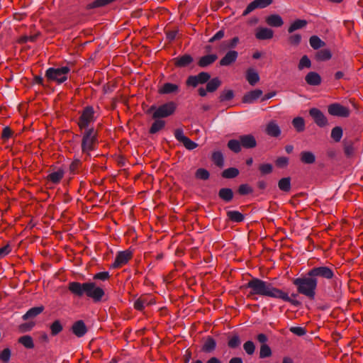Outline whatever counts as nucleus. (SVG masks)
Wrapping results in <instances>:
<instances>
[{"mask_svg": "<svg viewBox=\"0 0 363 363\" xmlns=\"http://www.w3.org/2000/svg\"><path fill=\"white\" fill-rule=\"evenodd\" d=\"M335 277L334 271L327 266L314 267L300 277L292 279V284L296 287L297 293L305 296L309 300H314L318 287V279H332Z\"/></svg>", "mask_w": 363, "mask_h": 363, "instance_id": "f257e3e1", "label": "nucleus"}, {"mask_svg": "<svg viewBox=\"0 0 363 363\" xmlns=\"http://www.w3.org/2000/svg\"><path fill=\"white\" fill-rule=\"evenodd\" d=\"M243 287L250 289L249 294L247 295V298H252L253 300H257V298L255 297V296L259 295L261 296L281 299L294 306H299L301 305L299 301L293 298L298 296V293H293L291 296H289L287 292L276 288L273 286V284L259 278H252Z\"/></svg>", "mask_w": 363, "mask_h": 363, "instance_id": "f03ea898", "label": "nucleus"}, {"mask_svg": "<svg viewBox=\"0 0 363 363\" xmlns=\"http://www.w3.org/2000/svg\"><path fill=\"white\" fill-rule=\"evenodd\" d=\"M68 290L75 296L82 297L85 295L96 303L100 302L105 295V291L102 288L97 286L94 282L91 281L84 283L69 282Z\"/></svg>", "mask_w": 363, "mask_h": 363, "instance_id": "7ed1b4c3", "label": "nucleus"}, {"mask_svg": "<svg viewBox=\"0 0 363 363\" xmlns=\"http://www.w3.org/2000/svg\"><path fill=\"white\" fill-rule=\"evenodd\" d=\"M99 132L93 127L84 130L81 143L82 152L90 156V152L97 148Z\"/></svg>", "mask_w": 363, "mask_h": 363, "instance_id": "20e7f679", "label": "nucleus"}, {"mask_svg": "<svg viewBox=\"0 0 363 363\" xmlns=\"http://www.w3.org/2000/svg\"><path fill=\"white\" fill-rule=\"evenodd\" d=\"M176 109V103L174 101H169L159 107H156L155 106H150L146 111V113H152V118L153 119H157L172 116L175 112Z\"/></svg>", "mask_w": 363, "mask_h": 363, "instance_id": "39448f33", "label": "nucleus"}, {"mask_svg": "<svg viewBox=\"0 0 363 363\" xmlns=\"http://www.w3.org/2000/svg\"><path fill=\"white\" fill-rule=\"evenodd\" d=\"M70 68L67 66L54 68L50 67L46 70L45 77L48 82H55L58 84L67 80Z\"/></svg>", "mask_w": 363, "mask_h": 363, "instance_id": "423d86ee", "label": "nucleus"}, {"mask_svg": "<svg viewBox=\"0 0 363 363\" xmlns=\"http://www.w3.org/2000/svg\"><path fill=\"white\" fill-rule=\"evenodd\" d=\"M95 111L91 106L84 107L80 112V116L77 120V125L80 131L89 129L91 123L95 121Z\"/></svg>", "mask_w": 363, "mask_h": 363, "instance_id": "0eeeda50", "label": "nucleus"}, {"mask_svg": "<svg viewBox=\"0 0 363 363\" xmlns=\"http://www.w3.org/2000/svg\"><path fill=\"white\" fill-rule=\"evenodd\" d=\"M133 258V252L130 250L118 252L111 268L119 269L125 265Z\"/></svg>", "mask_w": 363, "mask_h": 363, "instance_id": "6e6552de", "label": "nucleus"}, {"mask_svg": "<svg viewBox=\"0 0 363 363\" xmlns=\"http://www.w3.org/2000/svg\"><path fill=\"white\" fill-rule=\"evenodd\" d=\"M174 137L189 150H192L198 147L197 143L184 135V131L182 128H177L174 130Z\"/></svg>", "mask_w": 363, "mask_h": 363, "instance_id": "1a4fd4ad", "label": "nucleus"}, {"mask_svg": "<svg viewBox=\"0 0 363 363\" xmlns=\"http://www.w3.org/2000/svg\"><path fill=\"white\" fill-rule=\"evenodd\" d=\"M328 111L331 116L339 117H348L350 113L348 108L337 103L329 105Z\"/></svg>", "mask_w": 363, "mask_h": 363, "instance_id": "9d476101", "label": "nucleus"}, {"mask_svg": "<svg viewBox=\"0 0 363 363\" xmlns=\"http://www.w3.org/2000/svg\"><path fill=\"white\" fill-rule=\"evenodd\" d=\"M309 115L312 117L315 124L319 127H325L328 125V119L323 112L317 108L309 110Z\"/></svg>", "mask_w": 363, "mask_h": 363, "instance_id": "9b49d317", "label": "nucleus"}, {"mask_svg": "<svg viewBox=\"0 0 363 363\" xmlns=\"http://www.w3.org/2000/svg\"><path fill=\"white\" fill-rule=\"evenodd\" d=\"M273 0H254L250 3L243 11V16H247L256 9H264L272 4Z\"/></svg>", "mask_w": 363, "mask_h": 363, "instance_id": "f8f14e48", "label": "nucleus"}, {"mask_svg": "<svg viewBox=\"0 0 363 363\" xmlns=\"http://www.w3.org/2000/svg\"><path fill=\"white\" fill-rule=\"evenodd\" d=\"M194 61L193 57L189 54L179 56L172 60L174 65L177 68H183L189 66Z\"/></svg>", "mask_w": 363, "mask_h": 363, "instance_id": "ddd939ff", "label": "nucleus"}, {"mask_svg": "<svg viewBox=\"0 0 363 363\" xmlns=\"http://www.w3.org/2000/svg\"><path fill=\"white\" fill-rule=\"evenodd\" d=\"M263 94L261 89H257L248 91L244 94L242 98V102L244 104H252L260 98Z\"/></svg>", "mask_w": 363, "mask_h": 363, "instance_id": "4468645a", "label": "nucleus"}, {"mask_svg": "<svg viewBox=\"0 0 363 363\" xmlns=\"http://www.w3.org/2000/svg\"><path fill=\"white\" fill-rule=\"evenodd\" d=\"M241 147L245 149H252L257 146V140L252 134L242 135L239 137Z\"/></svg>", "mask_w": 363, "mask_h": 363, "instance_id": "2eb2a0df", "label": "nucleus"}, {"mask_svg": "<svg viewBox=\"0 0 363 363\" xmlns=\"http://www.w3.org/2000/svg\"><path fill=\"white\" fill-rule=\"evenodd\" d=\"M73 334L77 337H83L87 332V328L84 322L82 320H77L73 323L71 328Z\"/></svg>", "mask_w": 363, "mask_h": 363, "instance_id": "dca6fc26", "label": "nucleus"}, {"mask_svg": "<svg viewBox=\"0 0 363 363\" xmlns=\"http://www.w3.org/2000/svg\"><path fill=\"white\" fill-rule=\"evenodd\" d=\"M238 57V52L235 50H229L219 61L220 66H229L234 63Z\"/></svg>", "mask_w": 363, "mask_h": 363, "instance_id": "f3484780", "label": "nucleus"}, {"mask_svg": "<svg viewBox=\"0 0 363 363\" xmlns=\"http://www.w3.org/2000/svg\"><path fill=\"white\" fill-rule=\"evenodd\" d=\"M217 59L218 56L216 54L206 55L199 58V60L197 62V65L199 67L202 68L206 67L213 64Z\"/></svg>", "mask_w": 363, "mask_h": 363, "instance_id": "a211bd4d", "label": "nucleus"}, {"mask_svg": "<svg viewBox=\"0 0 363 363\" xmlns=\"http://www.w3.org/2000/svg\"><path fill=\"white\" fill-rule=\"evenodd\" d=\"M274 36V31L268 28H259L255 33V37L258 40H269Z\"/></svg>", "mask_w": 363, "mask_h": 363, "instance_id": "6ab92c4d", "label": "nucleus"}, {"mask_svg": "<svg viewBox=\"0 0 363 363\" xmlns=\"http://www.w3.org/2000/svg\"><path fill=\"white\" fill-rule=\"evenodd\" d=\"M266 23L272 27H281L284 25V21L279 14H271L265 18Z\"/></svg>", "mask_w": 363, "mask_h": 363, "instance_id": "aec40b11", "label": "nucleus"}, {"mask_svg": "<svg viewBox=\"0 0 363 363\" xmlns=\"http://www.w3.org/2000/svg\"><path fill=\"white\" fill-rule=\"evenodd\" d=\"M65 175V171L62 168H59L56 172H53L49 174L46 179L48 182H51L53 184H59Z\"/></svg>", "mask_w": 363, "mask_h": 363, "instance_id": "412c9836", "label": "nucleus"}, {"mask_svg": "<svg viewBox=\"0 0 363 363\" xmlns=\"http://www.w3.org/2000/svg\"><path fill=\"white\" fill-rule=\"evenodd\" d=\"M306 82L311 86H318L322 82L320 75L315 72H309L305 77Z\"/></svg>", "mask_w": 363, "mask_h": 363, "instance_id": "4be33fe9", "label": "nucleus"}, {"mask_svg": "<svg viewBox=\"0 0 363 363\" xmlns=\"http://www.w3.org/2000/svg\"><path fill=\"white\" fill-rule=\"evenodd\" d=\"M179 90V86L177 84L167 82L159 89L158 92L160 94H170L177 93Z\"/></svg>", "mask_w": 363, "mask_h": 363, "instance_id": "5701e85b", "label": "nucleus"}, {"mask_svg": "<svg viewBox=\"0 0 363 363\" xmlns=\"http://www.w3.org/2000/svg\"><path fill=\"white\" fill-rule=\"evenodd\" d=\"M218 197L225 203L230 202L234 197L233 191L230 188H221L218 191Z\"/></svg>", "mask_w": 363, "mask_h": 363, "instance_id": "b1692460", "label": "nucleus"}, {"mask_svg": "<svg viewBox=\"0 0 363 363\" xmlns=\"http://www.w3.org/2000/svg\"><path fill=\"white\" fill-rule=\"evenodd\" d=\"M265 132L268 135L274 138L279 137L281 134V130L279 125L274 121H270L267 125Z\"/></svg>", "mask_w": 363, "mask_h": 363, "instance_id": "393cba45", "label": "nucleus"}, {"mask_svg": "<svg viewBox=\"0 0 363 363\" xmlns=\"http://www.w3.org/2000/svg\"><path fill=\"white\" fill-rule=\"evenodd\" d=\"M44 309L45 307L43 306L31 308L23 315L22 318L24 320L34 318L40 315L44 311Z\"/></svg>", "mask_w": 363, "mask_h": 363, "instance_id": "a878e982", "label": "nucleus"}, {"mask_svg": "<svg viewBox=\"0 0 363 363\" xmlns=\"http://www.w3.org/2000/svg\"><path fill=\"white\" fill-rule=\"evenodd\" d=\"M245 77L248 83L252 86L255 85L259 81V74L252 68L247 69Z\"/></svg>", "mask_w": 363, "mask_h": 363, "instance_id": "bb28decb", "label": "nucleus"}, {"mask_svg": "<svg viewBox=\"0 0 363 363\" xmlns=\"http://www.w3.org/2000/svg\"><path fill=\"white\" fill-rule=\"evenodd\" d=\"M216 347V340L211 336H208L201 347V351L205 353H211L215 350Z\"/></svg>", "mask_w": 363, "mask_h": 363, "instance_id": "cd10ccee", "label": "nucleus"}, {"mask_svg": "<svg viewBox=\"0 0 363 363\" xmlns=\"http://www.w3.org/2000/svg\"><path fill=\"white\" fill-rule=\"evenodd\" d=\"M152 301H148L146 296H140L134 303V308L137 311H142L145 306L150 305Z\"/></svg>", "mask_w": 363, "mask_h": 363, "instance_id": "c85d7f7f", "label": "nucleus"}, {"mask_svg": "<svg viewBox=\"0 0 363 363\" xmlns=\"http://www.w3.org/2000/svg\"><path fill=\"white\" fill-rule=\"evenodd\" d=\"M300 160L303 164H311L315 162V157L312 152L303 151L300 154Z\"/></svg>", "mask_w": 363, "mask_h": 363, "instance_id": "c756f323", "label": "nucleus"}, {"mask_svg": "<svg viewBox=\"0 0 363 363\" xmlns=\"http://www.w3.org/2000/svg\"><path fill=\"white\" fill-rule=\"evenodd\" d=\"M116 0H94L90 4H88L86 6V10H90L93 9L100 8L106 6L108 4H112L113 2L116 1Z\"/></svg>", "mask_w": 363, "mask_h": 363, "instance_id": "7c9ffc66", "label": "nucleus"}, {"mask_svg": "<svg viewBox=\"0 0 363 363\" xmlns=\"http://www.w3.org/2000/svg\"><path fill=\"white\" fill-rule=\"evenodd\" d=\"M332 54L330 50L328 49H323L318 50L315 55V59L318 62L327 61L331 59Z\"/></svg>", "mask_w": 363, "mask_h": 363, "instance_id": "2f4dec72", "label": "nucleus"}, {"mask_svg": "<svg viewBox=\"0 0 363 363\" xmlns=\"http://www.w3.org/2000/svg\"><path fill=\"white\" fill-rule=\"evenodd\" d=\"M155 121L152 124L149 129L150 134H155L159 131L162 130L165 126V121L160 118L155 119Z\"/></svg>", "mask_w": 363, "mask_h": 363, "instance_id": "473e14b6", "label": "nucleus"}, {"mask_svg": "<svg viewBox=\"0 0 363 363\" xmlns=\"http://www.w3.org/2000/svg\"><path fill=\"white\" fill-rule=\"evenodd\" d=\"M221 84L222 82L218 77H214L209 79L206 87L208 92L212 93L216 91L220 87Z\"/></svg>", "mask_w": 363, "mask_h": 363, "instance_id": "72a5a7b5", "label": "nucleus"}, {"mask_svg": "<svg viewBox=\"0 0 363 363\" xmlns=\"http://www.w3.org/2000/svg\"><path fill=\"white\" fill-rule=\"evenodd\" d=\"M227 217L230 221L235 223L242 222L245 216L242 213L238 211H229L227 212Z\"/></svg>", "mask_w": 363, "mask_h": 363, "instance_id": "f704fd0d", "label": "nucleus"}, {"mask_svg": "<svg viewBox=\"0 0 363 363\" xmlns=\"http://www.w3.org/2000/svg\"><path fill=\"white\" fill-rule=\"evenodd\" d=\"M82 168V162L79 159H74L69 167V172L71 174H79Z\"/></svg>", "mask_w": 363, "mask_h": 363, "instance_id": "c9c22d12", "label": "nucleus"}, {"mask_svg": "<svg viewBox=\"0 0 363 363\" xmlns=\"http://www.w3.org/2000/svg\"><path fill=\"white\" fill-rule=\"evenodd\" d=\"M308 22L306 20L297 19L294 21L289 27L288 32L289 33H294L295 30L301 29L307 25Z\"/></svg>", "mask_w": 363, "mask_h": 363, "instance_id": "e433bc0d", "label": "nucleus"}, {"mask_svg": "<svg viewBox=\"0 0 363 363\" xmlns=\"http://www.w3.org/2000/svg\"><path fill=\"white\" fill-rule=\"evenodd\" d=\"M18 342L27 349H33L35 347L32 337L28 335L20 337Z\"/></svg>", "mask_w": 363, "mask_h": 363, "instance_id": "4c0bfd02", "label": "nucleus"}, {"mask_svg": "<svg viewBox=\"0 0 363 363\" xmlns=\"http://www.w3.org/2000/svg\"><path fill=\"white\" fill-rule=\"evenodd\" d=\"M239 174L240 171L238 169L235 167H229L222 172L221 176L225 179H233L237 177Z\"/></svg>", "mask_w": 363, "mask_h": 363, "instance_id": "58836bf2", "label": "nucleus"}, {"mask_svg": "<svg viewBox=\"0 0 363 363\" xmlns=\"http://www.w3.org/2000/svg\"><path fill=\"white\" fill-rule=\"evenodd\" d=\"M279 189L284 192H289L291 190V178L290 177H284L281 178L278 182Z\"/></svg>", "mask_w": 363, "mask_h": 363, "instance_id": "ea45409f", "label": "nucleus"}, {"mask_svg": "<svg viewBox=\"0 0 363 363\" xmlns=\"http://www.w3.org/2000/svg\"><path fill=\"white\" fill-rule=\"evenodd\" d=\"M212 162L218 167H222L224 164V158L220 151H215L212 153Z\"/></svg>", "mask_w": 363, "mask_h": 363, "instance_id": "a19ab883", "label": "nucleus"}, {"mask_svg": "<svg viewBox=\"0 0 363 363\" xmlns=\"http://www.w3.org/2000/svg\"><path fill=\"white\" fill-rule=\"evenodd\" d=\"M50 334L52 336H56L60 333L63 330V326L59 320H55L50 326Z\"/></svg>", "mask_w": 363, "mask_h": 363, "instance_id": "79ce46f5", "label": "nucleus"}, {"mask_svg": "<svg viewBox=\"0 0 363 363\" xmlns=\"http://www.w3.org/2000/svg\"><path fill=\"white\" fill-rule=\"evenodd\" d=\"M343 148L346 157H351L354 155V147L352 141H344Z\"/></svg>", "mask_w": 363, "mask_h": 363, "instance_id": "37998d69", "label": "nucleus"}, {"mask_svg": "<svg viewBox=\"0 0 363 363\" xmlns=\"http://www.w3.org/2000/svg\"><path fill=\"white\" fill-rule=\"evenodd\" d=\"M309 43L311 46L314 50H318L323 46H325V43L323 42L318 36L312 35L309 39Z\"/></svg>", "mask_w": 363, "mask_h": 363, "instance_id": "c03bdc74", "label": "nucleus"}, {"mask_svg": "<svg viewBox=\"0 0 363 363\" xmlns=\"http://www.w3.org/2000/svg\"><path fill=\"white\" fill-rule=\"evenodd\" d=\"M253 191V188L248 184H240L237 190L238 194L240 196H246L252 194Z\"/></svg>", "mask_w": 363, "mask_h": 363, "instance_id": "a18cd8bd", "label": "nucleus"}, {"mask_svg": "<svg viewBox=\"0 0 363 363\" xmlns=\"http://www.w3.org/2000/svg\"><path fill=\"white\" fill-rule=\"evenodd\" d=\"M228 147L235 153H238L241 151L242 147L240 139L238 140H230L227 144Z\"/></svg>", "mask_w": 363, "mask_h": 363, "instance_id": "49530a36", "label": "nucleus"}, {"mask_svg": "<svg viewBox=\"0 0 363 363\" xmlns=\"http://www.w3.org/2000/svg\"><path fill=\"white\" fill-rule=\"evenodd\" d=\"M234 92L230 89H224L220 94L218 97L220 102L230 101L234 98Z\"/></svg>", "mask_w": 363, "mask_h": 363, "instance_id": "de8ad7c7", "label": "nucleus"}, {"mask_svg": "<svg viewBox=\"0 0 363 363\" xmlns=\"http://www.w3.org/2000/svg\"><path fill=\"white\" fill-rule=\"evenodd\" d=\"M292 124L298 132H302L305 130V121L302 117L294 118Z\"/></svg>", "mask_w": 363, "mask_h": 363, "instance_id": "09e8293b", "label": "nucleus"}, {"mask_svg": "<svg viewBox=\"0 0 363 363\" xmlns=\"http://www.w3.org/2000/svg\"><path fill=\"white\" fill-rule=\"evenodd\" d=\"M195 177L197 179L206 181L209 179L210 173L204 168H199L195 172Z\"/></svg>", "mask_w": 363, "mask_h": 363, "instance_id": "8fccbe9b", "label": "nucleus"}, {"mask_svg": "<svg viewBox=\"0 0 363 363\" xmlns=\"http://www.w3.org/2000/svg\"><path fill=\"white\" fill-rule=\"evenodd\" d=\"M342 128L340 126H336L332 129L331 138L335 142H340L342 137Z\"/></svg>", "mask_w": 363, "mask_h": 363, "instance_id": "3c124183", "label": "nucleus"}, {"mask_svg": "<svg viewBox=\"0 0 363 363\" xmlns=\"http://www.w3.org/2000/svg\"><path fill=\"white\" fill-rule=\"evenodd\" d=\"M258 169L262 176L267 175L273 172V166L269 163L259 164Z\"/></svg>", "mask_w": 363, "mask_h": 363, "instance_id": "603ef678", "label": "nucleus"}, {"mask_svg": "<svg viewBox=\"0 0 363 363\" xmlns=\"http://www.w3.org/2000/svg\"><path fill=\"white\" fill-rule=\"evenodd\" d=\"M241 344V341L238 335H234L228 338V346L231 349L238 347Z\"/></svg>", "mask_w": 363, "mask_h": 363, "instance_id": "864d4df0", "label": "nucleus"}, {"mask_svg": "<svg viewBox=\"0 0 363 363\" xmlns=\"http://www.w3.org/2000/svg\"><path fill=\"white\" fill-rule=\"evenodd\" d=\"M311 67V60L308 58L307 55H303L298 65V68L299 70H302L304 68H310Z\"/></svg>", "mask_w": 363, "mask_h": 363, "instance_id": "5fc2aeb1", "label": "nucleus"}, {"mask_svg": "<svg viewBox=\"0 0 363 363\" xmlns=\"http://www.w3.org/2000/svg\"><path fill=\"white\" fill-rule=\"evenodd\" d=\"M272 355V350L267 344L262 345L259 351V358H266Z\"/></svg>", "mask_w": 363, "mask_h": 363, "instance_id": "6e6d98bb", "label": "nucleus"}, {"mask_svg": "<svg viewBox=\"0 0 363 363\" xmlns=\"http://www.w3.org/2000/svg\"><path fill=\"white\" fill-rule=\"evenodd\" d=\"M301 39H302V36L301 34L295 33V34L291 35L288 38V42L291 45L297 46L301 43Z\"/></svg>", "mask_w": 363, "mask_h": 363, "instance_id": "4d7b16f0", "label": "nucleus"}, {"mask_svg": "<svg viewBox=\"0 0 363 363\" xmlns=\"http://www.w3.org/2000/svg\"><path fill=\"white\" fill-rule=\"evenodd\" d=\"M39 35H40L39 33H38L35 35H29V36L23 35L18 38V43L20 44H24V43H26L28 41L35 42Z\"/></svg>", "mask_w": 363, "mask_h": 363, "instance_id": "13d9d810", "label": "nucleus"}, {"mask_svg": "<svg viewBox=\"0 0 363 363\" xmlns=\"http://www.w3.org/2000/svg\"><path fill=\"white\" fill-rule=\"evenodd\" d=\"M243 348H244V350L245 351V352L247 354L252 355L255 352V343L252 341L248 340V341H247L246 342L244 343Z\"/></svg>", "mask_w": 363, "mask_h": 363, "instance_id": "bf43d9fd", "label": "nucleus"}, {"mask_svg": "<svg viewBox=\"0 0 363 363\" xmlns=\"http://www.w3.org/2000/svg\"><path fill=\"white\" fill-rule=\"evenodd\" d=\"M239 43V38L235 36L229 41H223L222 45H226L224 49H233L235 48Z\"/></svg>", "mask_w": 363, "mask_h": 363, "instance_id": "052dcab7", "label": "nucleus"}, {"mask_svg": "<svg viewBox=\"0 0 363 363\" xmlns=\"http://www.w3.org/2000/svg\"><path fill=\"white\" fill-rule=\"evenodd\" d=\"M11 352L9 348H5L0 352V359L4 363H8L11 357Z\"/></svg>", "mask_w": 363, "mask_h": 363, "instance_id": "680f3d73", "label": "nucleus"}, {"mask_svg": "<svg viewBox=\"0 0 363 363\" xmlns=\"http://www.w3.org/2000/svg\"><path fill=\"white\" fill-rule=\"evenodd\" d=\"M13 134V131L11 130V128L9 126H6L2 130L1 138L3 140L6 141L11 138Z\"/></svg>", "mask_w": 363, "mask_h": 363, "instance_id": "e2e57ef3", "label": "nucleus"}, {"mask_svg": "<svg viewBox=\"0 0 363 363\" xmlns=\"http://www.w3.org/2000/svg\"><path fill=\"white\" fill-rule=\"evenodd\" d=\"M275 164L279 168H284L289 164V158L286 157H279L275 160Z\"/></svg>", "mask_w": 363, "mask_h": 363, "instance_id": "0e129e2a", "label": "nucleus"}, {"mask_svg": "<svg viewBox=\"0 0 363 363\" xmlns=\"http://www.w3.org/2000/svg\"><path fill=\"white\" fill-rule=\"evenodd\" d=\"M199 84L196 75H191L186 80V84L188 86L196 87Z\"/></svg>", "mask_w": 363, "mask_h": 363, "instance_id": "69168bd1", "label": "nucleus"}, {"mask_svg": "<svg viewBox=\"0 0 363 363\" xmlns=\"http://www.w3.org/2000/svg\"><path fill=\"white\" fill-rule=\"evenodd\" d=\"M196 76L201 84L207 83L211 79L210 74L206 72H201L199 73Z\"/></svg>", "mask_w": 363, "mask_h": 363, "instance_id": "338daca9", "label": "nucleus"}, {"mask_svg": "<svg viewBox=\"0 0 363 363\" xmlns=\"http://www.w3.org/2000/svg\"><path fill=\"white\" fill-rule=\"evenodd\" d=\"M12 250L9 243H7L2 247H0V259L8 255Z\"/></svg>", "mask_w": 363, "mask_h": 363, "instance_id": "774afa93", "label": "nucleus"}]
</instances>
